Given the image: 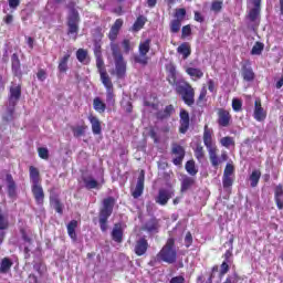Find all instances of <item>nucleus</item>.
Instances as JSON below:
<instances>
[{"label": "nucleus", "mask_w": 283, "mask_h": 283, "mask_svg": "<svg viewBox=\"0 0 283 283\" xmlns=\"http://www.w3.org/2000/svg\"><path fill=\"white\" fill-rule=\"evenodd\" d=\"M149 50H151V40L147 39L145 41H142L138 46V55L134 56L135 63H139V65H147L149 63V57L147 54H149Z\"/></svg>", "instance_id": "0eeeda50"}, {"label": "nucleus", "mask_w": 283, "mask_h": 283, "mask_svg": "<svg viewBox=\"0 0 283 283\" xmlns=\"http://www.w3.org/2000/svg\"><path fill=\"white\" fill-rule=\"evenodd\" d=\"M174 198V189L172 188H161L158 191L157 197L155 198V202L157 205H160L161 207H165Z\"/></svg>", "instance_id": "1a4fd4ad"}, {"label": "nucleus", "mask_w": 283, "mask_h": 283, "mask_svg": "<svg viewBox=\"0 0 283 283\" xmlns=\"http://www.w3.org/2000/svg\"><path fill=\"white\" fill-rule=\"evenodd\" d=\"M3 118L4 120H7V123H10V120H14V106H11L7 109V113L3 116Z\"/></svg>", "instance_id": "3c124183"}, {"label": "nucleus", "mask_w": 283, "mask_h": 283, "mask_svg": "<svg viewBox=\"0 0 283 283\" xmlns=\"http://www.w3.org/2000/svg\"><path fill=\"white\" fill-rule=\"evenodd\" d=\"M6 182L9 198H17V184L14 182V178H12V175L7 174Z\"/></svg>", "instance_id": "2eb2a0df"}, {"label": "nucleus", "mask_w": 283, "mask_h": 283, "mask_svg": "<svg viewBox=\"0 0 283 283\" xmlns=\"http://www.w3.org/2000/svg\"><path fill=\"white\" fill-rule=\"evenodd\" d=\"M36 77L39 81H45V78H48V73L44 70H39Z\"/></svg>", "instance_id": "e2e57ef3"}, {"label": "nucleus", "mask_w": 283, "mask_h": 283, "mask_svg": "<svg viewBox=\"0 0 283 283\" xmlns=\"http://www.w3.org/2000/svg\"><path fill=\"white\" fill-rule=\"evenodd\" d=\"M186 73L192 78V81H199V78H202V76H205L202 70L196 67H187Z\"/></svg>", "instance_id": "b1692460"}, {"label": "nucleus", "mask_w": 283, "mask_h": 283, "mask_svg": "<svg viewBox=\"0 0 283 283\" xmlns=\"http://www.w3.org/2000/svg\"><path fill=\"white\" fill-rule=\"evenodd\" d=\"M223 2L221 0H214L211 3V10L212 12H220L222 10Z\"/></svg>", "instance_id": "09e8293b"}, {"label": "nucleus", "mask_w": 283, "mask_h": 283, "mask_svg": "<svg viewBox=\"0 0 283 283\" xmlns=\"http://www.w3.org/2000/svg\"><path fill=\"white\" fill-rule=\"evenodd\" d=\"M118 32L117 29L111 28V31L108 33V38L109 40L114 43V41H116V38L118 36Z\"/></svg>", "instance_id": "13d9d810"}, {"label": "nucleus", "mask_w": 283, "mask_h": 283, "mask_svg": "<svg viewBox=\"0 0 283 283\" xmlns=\"http://www.w3.org/2000/svg\"><path fill=\"white\" fill-rule=\"evenodd\" d=\"M186 171L190 176H196V174H198V169H196V163L193 160L187 161V164H186Z\"/></svg>", "instance_id": "ea45409f"}, {"label": "nucleus", "mask_w": 283, "mask_h": 283, "mask_svg": "<svg viewBox=\"0 0 283 283\" xmlns=\"http://www.w3.org/2000/svg\"><path fill=\"white\" fill-rule=\"evenodd\" d=\"M172 112H174V105H168L165 107L164 111H159L157 113V118H159V120H163L164 118H169Z\"/></svg>", "instance_id": "473e14b6"}, {"label": "nucleus", "mask_w": 283, "mask_h": 283, "mask_svg": "<svg viewBox=\"0 0 283 283\" xmlns=\"http://www.w3.org/2000/svg\"><path fill=\"white\" fill-rule=\"evenodd\" d=\"M172 154L178 157L185 158V148L178 144L172 145Z\"/></svg>", "instance_id": "37998d69"}, {"label": "nucleus", "mask_w": 283, "mask_h": 283, "mask_svg": "<svg viewBox=\"0 0 283 283\" xmlns=\"http://www.w3.org/2000/svg\"><path fill=\"white\" fill-rule=\"evenodd\" d=\"M67 9H69L67 34L69 36H73V39L76 40V36H78V22L81 21V18H78V11L76 10L74 2H71L67 6Z\"/></svg>", "instance_id": "7ed1b4c3"}, {"label": "nucleus", "mask_w": 283, "mask_h": 283, "mask_svg": "<svg viewBox=\"0 0 283 283\" xmlns=\"http://www.w3.org/2000/svg\"><path fill=\"white\" fill-rule=\"evenodd\" d=\"M191 35V25H185L181 29V36L182 39H187V36Z\"/></svg>", "instance_id": "4d7b16f0"}, {"label": "nucleus", "mask_w": 283, "mask_h": 283, "mask_svg": "<svg viewBox=\"0 0 283 283\" xmlns=\"http://www.w3.org/2000/svg\"><path fill=\"white\" fill-rule=\"evenodd\" d=\"M96 67L99 72L101 81H109L112 80L109 75H107V70H105V62H103V55L99 52H96Z\"/></svg>", "instance_id": "9b49d317"}, {"label": "nucleus", "mask_w": 283, "mask_h": 283, "mask_svg": "<svg viewBox=\"0 0 283 283\" xmlns=\"http://www.w3.org/2000/svg\"><path fill=\"white\" fill-rule=\"evenodd\" d=\"M83 182L86 189H96L98 187V181L94 177H84Z\"/></svg>", "instance_id": "c9c22d12"}, {"label": "nucleus", "mask_w": 283, "mask_h": 283, "mask_svg": "<svg viewBox=\"0 0 283 283\" xmlns=\"http://www.w3.org/2000/svg\"><path fill=\"white\" fill-rule=\"evenodd\" d=\"M242 76L244 81L251 82L255 78V73H253V69H251V66H243Z\"/></svg>", "instance_id": "f704fd0d"}, {"label": "nucleus", "mask_w": 283, "mask_h": 283, "mask_svg": "<svg viewBox=\"0 0 283 283\" xmlns=\"http://www.w3.org/2000/svg\"><path fill=\"white\" fill-rule=\"evenodd\" d=\"M102 84L106 90L107 107H114V105H116V95H114V84L112 83V80H104Z\"/></svg>", "instance_id": "9d476101"}, {"label": "nucleus", "mask_w": 283, "mask_h": 283, "mask_svg": "<svg viewBox=\"0 0 283 283\" xmlns=\"http://www.w3.org/2000/svg\"><path fill=\"white\" fill-rule=\"evenodd\" d=\"M207 98V87L203 86L200 91V94H199V102H202Z\"/></svg>", "instance_id": "338daca9"}, {"label": "nucleus", "mask_w": 283, "mask_h": 283, "mask_svg": "<svg viewBox=\"0 0 283 283\" xmlns=\"http://www.w3.org/2000/svg\"><path fill=\"white\" fill-rule=\"evenodd\" d=\"M232 109L234 112H240L242 109V101H240L238 98H233L232 99Z\"/></svg>", "instance_id": "6e6d98bb"}, {"label": "nucleus", "mask_w": 283, "mask_h": 283, "mask_svg": "<svg viewBox=\"0 0 283 283\" xmlns=\"http://www.w3.org/2000/svg\"><path fill=\"white\" fill-rule=\"evenodd\" d=\"M260 178H262V172L258 169L253 170L249 177L251 187H258Z\"/></svg>", "instance_id": "c756f323"}, {"label": "nucleus", "mask_w": 283, "mask_h": 283, "mask_svg": "<svg viewBox=\"0 0 283 283\" xmlns=\"http://www.w3.org/2000/svg\"><path fill=\"white\" fill-rule=\"evenodd\" d=\"M145 23H147V18L145 15H139L135 23L132 27L133 32H140L143 28H145Z\"/></svg>", "instance_id": "393cba45"}, {"label": "nucleus", "mask_w": 283, "mask_h": 283, "mask_svg": "<svg viewBox=\"0 0 283 283\" xmlns=\"http://www.w3.org/2000/svg\"><path fill=\"white\" fill-rule=\"evenodd\" d=\"M167 72H168L169 78L172 80V83H176V74H177V72H176V65H174V64H168V65H167Z\"/></svg>", "instance_id": "49530a36"}, {"label": "nucleus", "mask_w": 283, "mask_h": 283, "mask_svg": "<svg viewBox=\"0 0 283 283\" xmlns=\"http://www.w3.org/2000/svg\"><path fill=\"white\" fill-rule=\"evenodd\" d=\"M218 123L221 127H229V123H231V114L228 111L220 109Z\"/></svg>", "instance_id": "aec40b11"}, {"label": "nucleus", "mask_w": 283, "mask_h": 283, "mask_svg": "<svg viewBox=\"0 0 283 283\" xmlns=\"http://www.w3.org/2000/svg\"><path fill=\"white\" fill-rule=\"evenodd\" d=\"M143 191H145V170H140L136 187L132 192L133 198H140L143 196Z\"/></svg>", "instance_id": "f8f14e48"}, {"label": "nucleus", "mask_w": 283, "mask_h": 283, "mask_svg": "<svg viewBox=\"0 0 283 283\" xmlns=\"http://www.w3.org/2000/svg\"><path fill=\"white\" fill-rule=\"evenodd\" d=\"M21 98V86H13L10 88V97H9V105L10 107H14L17 105V101Z\"/></svg>", "instance_id": "dca6fc26"}, {"label": "nucleus", "mask_w": 283, "mask_h": 283, "mask_svg": "<svg viewBox=\"0 0 283 283\" xmlns=\"http://www.w3.org/2000/svg\"><path fill=\"white\" fill-rule=\"evenodd\" d=\"M254 118L259 123H262V120L266 118V112H264V108H262L260 101H255L254 103Z\"/></svg>", "instance_id": "f3484780"}, {"label": "nucleus", "mask_w": 283, "mask_h": 283, "mask_svg": "<svg viewBox=\"0 0 283 283\" xmlns=\"http://www.w3.org/2000/svg\"><path fill=\"white\" fill-rule=\"evenodd\" d=\"M250 3H253L254 8L250 9L248 13V20L253 25H260V6L262 0H250Z\"/></svg>", "instance_id": "6e6552de"}, {"label": "nucleus", "mask_w": 283, "mask_h": 283, "mask_svg": "<svg viewBox=\"0 0 283 283\" xmlns=\"http://www.w3.org/2000/svg\"><path fill=\"white\" fill-rule=\"evenodd\" d=\"M184 244L187 249L193 244V235H191V232H187L186 237L184 239Z\"/></svg>", "instance_id": "864d4df0"}, {"label": "nucleus", "mask_w": 283, "mask_h": 283, "mask_svg": "<svg viewBox=\"0 0 283 283\" xmlns=\"http://www.w3.org/2000/svg\"><path fill=\"white\" fill-rule=\"evenodd\" d=\"M222 147H227L229 149L231 146L235 145V142L233 140V137H223L220 140Z\"/></svg>", "instance_id": "de8ad7c7"}, {"label": "nucleus", "mask_w": 283, "mask_h": 283, "mask_svg": "<svg viewBox=\"0 0 283 283\" xmlns=\"http://www.w3.org/2000/svg\"><path fill=\"white\" fill-rule=\"evenodd\" d=\"M88 120L92 125V132L95 136H98V134H101L102 128H101V120L98 119V117L96 116H88Z\"/></svg>", "instance_id": "4be33fe9"}, {"label": "nucleus", "mask_w": 283, "mask_h": 283, "mask_svg": "<svg viewBox=\"0 0 283 283\" xmlns=\"http://www.w3.org/2000/svg\"><path fill=\"white\" fill-rule=\"evenodd\" d=\"M177 53L181 55L184 61H187L188 56H191V44L189 42H184L177 48Z\"/></svg>", "instance_id": "6ab92c4d"}, {"label": "nucleus", "mask_w": 283, "mask_h": 283, "mask_svg": "<svg viewBox=\"0 0 283 283\" xmlns=\"http://www.w3.org/2000/svg\"><path fill=\"white\" fill-rule=\"evenodd\" d=\"M170 283H185V277L182 276H175L170 280Z\"/></svg>", "instance_id": "774afa93"}, {"label": "nucleus", "mask_w": 283, "mask_h": 283, "mask_svg": "<svg viewBox=\"0 0 283 283\" xmlns=\"http://www.w3.org/2000/svg\"><path fill=\"white\" fill-rule=\"evenodd\" d=\"M111 50L115 63V70L112 72V74H115L117 78H125L127 74V62L123 57V53H120L118 44L111 43Z\"/></svg>", "instance_id": "f257e3e1"}, {"label": "nucleus", "mask_w": 283, "mask_h": 283, "mask_svg": "<svg viewBox=\"0 0 283 283\" xmlns=\"http://www.w3.org/2000/svg\"><path fill=\"white\" fill-rule=\"evenodd\" d=\"M112 238L114 242H123V229H120V226L115 224L112 231Z\"/></svg>", "instance_id": "2f4dec72"}, {"label": "nucleus", "mask_w": 283, "mask_h": 283, "mask_svg": "<svg viewBox=\"0 0 283 283\" xmlns=\"http://www.w3.org/2000/svg\"><path fill=\"white\" fill-rule=\"evenodd\" d=\"M93 108L98 114H105V109H107V104H105V102H103L101 97H95L93 99Z\"/></svg>", "instance_id": "5701e85b"}, {"label": "nucleus", "mask_w": 283, "mask_h": 283, "mask_svg": "<svg viewBox=\"0 0 283 283\" xmlns=\"http://www.w3.org/2000/svg\"><path fill=\"white\" fill-rule=\"evenodd\" d=\"M30 171V179L32 182V186L40 185L39 184V169H36L34 166H31L29 168Z\"/></svg>", "instance_id": "e433bc0d"}, {"label": "nucleus", "mask_w": 283, "mask_h": 283, "mask_svg": "<svg viewBox=\"0 0 283 283\" xmlns=\"http://www.w3.org/2000/svg\"><path fill=\"white\" fill-rule=\"evenodd\" d=\"M175 17L177 21H182V19L187 17V10H185V8L176 9Z\"/></svg>", "instance_id": "8fccbe9b"}, {"label": "nucleus", "mask_w": 283, "mask_h": 283, "mask_svg": "<svg viewBox=\"0 0 283 283\" xmlns=\"http://www.w3.org/2000/svg\"><path fill=\"white\" fill-rule=\"evenodd\" d=\"M211 135L212 130L209 129L208 125H206L203 132V143L208 149L212 167H218V165H220V158H218V155L216 154V144H213V138Z\"/></svg>", "instance_id": "20e7f679"}, {"label": "nucleus", "mask_w": 283, "mask_h": 283, "mask_svg": "<svg viewBox=\"0 0 283 283\" xmlns=\"http://www.w3.org/2000/svg\"><path fill=\"white\" fill-rule=\"evenodd\" d=\"M145 227L148 233H156L158 231V221H156V219H151Z\"/></svg>", "instance_id": "4c0bfd02"}, {"label": "nucleus", "mask_w": 283, "mask_h": 283, "mask_svg": "<svg viewBox=\"0 0 283 283\" xmlns=\"http://www.w3.org/2000/svg\"><path fill=\"white\" fill-rule=\"evenodd\" d=\"M229 264H231V261H223L221 264V275H224L229 272Z\"/></svg>", "instance_id": "bf43d9fd"}, {"label": "nucleus", "mask_w": 283, "mask_h": 283, "mask_svg": "<svg viewBox=\"0 0 283 283\" xmlns=\"http://www.w3.org/2000/svg\"><path fill=\"white\" fill-rule=\"evenodd\" d=\"M179 118H180L179 132L180 134H187V132L189 130V123H190L189 113L185 109H181L179 114Z\"/></svg>", "instance_id": "4468645a"}, {"label": "nucleus", "mask_w": 283, "mask_h": 283, "mask_svg": "<svg viewBox=\"0 0 283 283\" xmlns=\"http://www.w3.org/2000/svg\"><path fill=\"white\" fill-rule=\"evenodd\" d=\"M31 191L33 193V198L40 207H42L44 200H45V192H43V187L41 184H38L35 186H32Z\"/></svg>", "instance_id": "ddd939ff"}, {"label": "nucleus", "mask_w": 283, "mask_h": 283, "mask_svg": "<svg viewBox=\"0 0 283 283\" xmlns=\"http://www.w3.org/2000/svg\"><path fill=\"white\" fill-rule=\"evenodd\" d=\"M275 202L277 209H283V188L280 185L275 188Z\"/></svg>", "instance_id": "c85d7f7f"}, {"label": "nucleus", "mask_w": 283, "mask_h": 283, "mask_svg": "<svg viewBox=\"0 0 283 283\" xmlns=\"http://www.w3.org/2000/svg\"><path fill=\"white\" fill-rule=\"evenodd\" d=\"M76 59L80 63H83V65L90 63V57H87V51H85V49H78L76 51Z\"/></svg>", "instance_id": "7c9ffc66"}, {"label": "nucleus", "mask_w": 283, "mask_h": 283, "mask_svg": "<svg viewBox=\"0 0 283 283\" xmlns=\"http://www.w3.org/2000/svg\"><path fill=\"white\" fill-rule=\"evenodd\" d=\"M149 243L145 240V238L139 239L135 244L136 255H145V253H147Z\"/></svg>", "instance_id": "a211bd4d"}, {"label": "nucleus", "mask_w": 283, "mask_h": 283, "mask_svg": "<svg viewBox=\"0 0 283 283\" xmlns=\"http://www.w3.org/2000/svg\"><path fill=\"white\" fill-rule=\"evenodd\" d=\"M182 23L180 20H172L170 23V31L176 34L178 32H180V28H181Z\"/></svg>", "instance_id": "a18cd8bd"}, {"label": "nucleus", "mask_w": 283, "mask_h": 283, "mask_svg": "<svg viewBox=\"0 0 283 283\" xmlns=\"http://www.w3.org/2000/svg\"><path fill=\"white\" fill-rule=\"evenodd\" d=\"M178 252L176 251V240L169 238L166 244L157 254L158 262H166L167 264L176 263Z\"/></svg>", "instance_id": "f03ea898"}, {"label": "nucleus", "mask_w": 283, "mask_h": 283, "mask_svg": "<svg viewBox=\"0 0 283 283\" xmlns=\"http://www.w3.org/2000/svg\"><path fill=\"white\" fill-rule=\"evenodd\" d=\"M195 156L199 163H202L205 160V149L201 145H197L195 148Z\"/></svg>", "instance_id": "79ce46f5"}, {"label": "nucleus", "mask_w": 283, "mask_h": 283, "mask_svg": "<svg viewBox=\"0 0 283 283\" xmlns=\"http://www.w3.org/2000/svg\"><path fill=\"white\" fill-rule=\"evenodd\" d=\"M176 90L178 94H180L184 103L188 105V107H191V105L196 103V99H195L196 91H193V87H191L189 83L178 84Z\"/></svg>", "instance_id": "423d86ee"}, {"label": "nucleus", "mask_w": 283, "mask_h": 283, "mask_svg": "<svg viewBox=\"0 0 283 283\" xmlns=\"http://www.w3.org/2000/svg\"><path fill=\"white\" fill-rule=\"evenodd\" d=\"M114 198L108 197L103 200V208L99 211V227L103 232L107 231V220L114 211Z\"/></svg>", "instance_id": "39448f33"}, {"label": "nucleus", "mask_w": 283, "mask_h": 283, "mask_svg": "<svg viewBox=\"0 0 283 283\" xmlns=\"http://www.w3.org/2000/svg\"><path fill=\"white\" fill-rule=\"evenodd\" d=\"M222 184L224 189H229V187H232L233 185V178L229 176H223Z\"/></svg>", "instance_id": "5fc2aeb1"}, {"label": "nucleus", "mask_w": 283, "mask_h": 283, "mask_svg": "<svg viewBox=\"0 0 283 283\" xmlns=\"http://www.w3.org/2000/svg\"><path fill=\"white\" fill-rule=\"evenodd\" d=\"M11 65L14 76H21V61L19 60V55L17 53H13L11 56Z\"/></svg>", "instance_id": "412c9836"}, {"label": "nucleus", "mask_w": 283, "mask_h": 283, "mask_svg": "<svg viewBox=\"0 0 283 283\" xmlns=\"http://www.w3.org/2000/svg\"><path fill=\"white\" fill-rule=\"evenodd\" d=\"M263 50H264V43L255 42V44L253 45V48L251 50V54L259 56V54H262Z\"/></svg>", "instance_id": "a19ab883"}, {"label": "nucleus", "mask_w": 283, "mask_h": 283, "mask_svg": "<svg viewBox=\"0 0 283 283\" xmlns=\"http://www.w3.org/2000/svg\"><path fill=\"white\" fill-rule=\"evenodd\" d=\"M112 28L120 32V28H123V19H117Z\"/></svg>", "instance_id": "0e129e2a"}, {"label": "nucleus", "mask_w": 283, "mask_h": 283, "mask_svg": "<svg viewBox=\"0 0 283 283\" xmlns=\"http://www.w3.org/2000/svg\"><path fill=\"white\" fill-rule=\"evenodd\" d=\"M50 205L53 207V209H55L56 213H63V203H61L57 196L50 197Z\"/></svg>", "instance_id": "a878e982"}, {"label": "nucleus", "mask_w": 283, "mask_h": 283, "mask_svg": "<svg viewBox=\"0 0 283 283\" xmlns=\"http://www.w3.org/2000/svg\"><path fill=\"white\" fill-rule=\"evenodd\" d=\"M77 227H78V221H76V220H72L67 224V233H69V237L71 238V240H73V242H76V228Z\"/></svg>", "instance_id": "bb28decb"}, {"label": "nucleus", "mask_w": 283, "mask_h": 283, "mask_svg": "<svg viewBox=\"0 0 283 283\" xmlns=\"http://www.w3.org/2000/svg\"><path fill=\"white\" fill-rule=\"evenodd\" d=\"M38 154L43 160H48V158H50V151L45 147L39 148Z\"/></svg>", "instance_id": "603ef678"}, {"label": "nucleus", "mask_w": 283, "mask_h": 283, "mask_svg": "<svg viewBox=\"0 0 283 283\" xmlns=\"http://www.w3.org/2000/svg\"><path fill=\"white\" fill-rule=\"evenodd\" d=\"M85 129H87V126H76L73 128V136L75 138H81V136H85Z\"/></svg>", "instance_id": "c03bdc74"}, {"label": "nucleus", "mask_w": 283, "mask_h": 283, "mask_svg": "<svg viewBox=\"0 0 283 283\" xmlns=\"http://www.w3.org/2000/svg\"><path fill=\"white\" fill-rule=\"evenodd\" d=\"M195 21H197V23H205V15L199 11H195Z\"/></svg>", "instance_id": "680f3d73"}, {"label": "nucleus", "mask_w": 283, "mask_h": 283, "mask_svg": "<svg viewBox=\"0 0 283 283\" xmlns=\"http://www.w3.org/2000/svg\"><path fill=\"white\" fill-rule=\"evenodd\" d=\"M67 61H70V53L64 55L59 63V72H67Z\"/></svg>", "instance_id": "58836bf2"}, {"label": "nucleus", "mask_w": 283, "mask_h": 283, "mask_svg": "<svg viewBox=\"0 0 283 283\" xmlns=\"http://www.w3.org/2000/svg\"><path fill=\"white\" fill-rule=\"evenodd\" d=\"M223 176L231 177L233 176V166L230 164H227Z\"/></svg>", "instance_id": "052dcab7"}, {"label": "nucleus", "mask_w": 283, "mask_h": 283, "mask_svg": "<svg viewBox=\"0 0 283 283\" xmlns=\"http://www.w3.org/2000/svg\"><path fill=\"white\" fill-rule=\"evenodd\" d=\"M12 260L4 258L0 262V273L6 275L7 273H10V270L12 269Z\"/></svg>", "instance_id": "cd10ccee"}, {"label": "nucleus", "mask_w": 283, "mask_h": 283, "mask_svg": "<svg viewBox=\"0 0 283 283\" xmlns=\"http://www.w3.org/2000/svg\"><path fill=\"white\" fill-rule=\"evenodd\" d=\"M122 46H123L124 51L126 52V54H128V52L132 50L129 40H124L122 42Z\"/></svg>", "instance_id": "69168bd1"}, {"label": "nucleus", "mask_w": 283, "mask_h": 283, "mask_svg": "<svg viewBox=\"0 0 283 283\" xmlns=\"http://www.w3.org/2000/svg\"><path fill=\"white\" fill-rule=\"evenodd\" d=\"M196 180H193V178L191 177H184L181 180V191H188V189H191V187H193Z\"/></svg>", "instance_id": "72a5a7b5"}]
</instances>
